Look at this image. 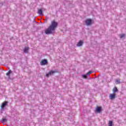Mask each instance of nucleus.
Masks as SVG:
<instances>
[{
    "label": "nucleus",
    "mask_w": 126,
    "mask_h": 126,
    "mask_svg": "<svg viewBox=\"0 0 126 126\" xmlns=\"http://www.w3.org/2000/svg\"><path fill=\"white\" fill-rule=\"evenodd\" d=\"M37 13L39 15H43V10L42 9H38Z\"/></svg>",
    "instance_id": "6e6552de"
},
{
    "label": "nucleus",
    "mask_w": 126,
    "mask_h": 126,
    "mask_svg": "<svg viewBox=\"0 0 126 126\" xmlns=\"http://www.w3.org/2000/svg\"><path fill=\"white\" fill-rule=\"evenodd\" d=\"M83 45V41L82 40H80L78 44H77V47H80Z\"/></svg>",
    "instance_id": "1a4fd4ad"
},
{
    "label": "nucleus",
    "mask_w": 126,
    "mask_h": 126,
    "mask_svg": "<svg viewBox=\"0 0 126 126\" xmlns=\"http://www.w3.org/2000/svg\"><path fill=\"white\" fill-rule=\"evenodd\" d=\"M1 122L2 123H6V122H7V120H6V119H5V118H2Z\"/></svg>",
    "instance_id": "f8f14e48"
},
{
    "label": "nucleus",
    "mask_w": 126,
    "mask_h": 126,
    "mask_svg": "<svg viewBox=\"0 0 126 126\" xmlns=\"http://www.w3.org/2000/svg\"><path fill=\"white\" fill-rule=\"evenodd\" d=\"M92 73V71H90L87 73V75H89V74H91Z\"/></svg>",
    "instance_id": "dca6fc26"
},
{
    "label": "nucleus",
    "mask_w": 126,
    "mask_h": 126,
    "mask_svg": "<svg viewBox=\"0 0 126 126\" xmlns=\"http://www.w3.org/2000/svg\"><path fill=\"white\" fill-rule=\"evenodd\" d=\"M83 78H85V79L87 78V75H83Z\"/></svg>",
    "instance_id": "a211bd4d"
},
{
    "label": "nucleus",
    "mask_w": 126,
    "mask_h": 126,
    "mask_svg": "<svg viewBox=\"0 0 126 126\" xmlns=\"http://www.w3.org/2000/svg\"><path fill=\"white\" fill-rule=\"evenodd\" d=\"M7 104H8V101H4V102H3L1 105V109H3L4 108V107H5V106H6L7 105Z\"/></svg>",
    "instance_id": "0eeeda50"
},
{
    "label": "nucleus",
    "mask_w": 126,
    "mask_h": 126,
    "mask_svg": "<svg viewBox=\"0 0 126 126\" xmlns=\"http://www.w3.org/2000/svg\"><path fill=\"white\" fill-rule=\"evenodd\" d=\"M108 126H113V121H109Z\"/></svg>",
    "instance_id": "ddd939ff"
},
{
    "label": "nucleus",
    "mask_w": 126,
    "mask_h": 126,
    "mask_svg": "<svg viewBox=\"0 0 126 126\" xmlns=\"http://www.w3.org/2000/svg\"><path fill=\"white\" fill-rule=\"evenodd\" d=\"M59 24L56 22V20H54L51 21V23L49 27L45 30V33L46 35L48 34H53L55 32L57 27H58Z\"/></svg>",
    "instance_id": "f257e3e1"
},
{
    "label": "nucleus",
    "mask_w": 126,
    "mask_h": 126,
    "mask_svg": "<svg viewBox=\"0 0 126 126\" xmlns=\"http://www.w3.org/2000/svg\"><path fill=\"white\" fill-rule=\"evenodd\" d=\"M101 111H102V107L96 106V108L95 109V112L100 113H101Z\"/></svg>",
    "instance_id": "39448f33"
},
{
    "label": "nucleus",
    "mask_w": 126,
    "mask_h": 126,
    "mask_svg": "<svg viewBox=\"0 0 126 126\" xmlns=\"http://www.w3.org/2000/svg\"><path fill=\"white\" fill-rule=\"evenodd\" d=\"M113 93H116V92H118V89L117 87H114L113 89Z\"/></svg>",
    "instance_id": "9b49d317"
},
{
    "label": "nucleus",
    "mask_w": 126,
    "mask_h": 126,
    "mask_svg": "<svg viewBox=\"0 0 126 126\" xmlns=\"http://www.w3.org/2000/svg\"><path fill=\"white\" fill-rule=\"evenodd\" d=\"M85 23L87 26H90L92 25V20L91 19H87L85 21Z\"/></svg>",
    "instance_id": "f03ea898"
},
{
    "label": "nucleus",
    "mask_w": 126,
    "mask_h": 126,
    "mask_svg": "<svg viewBox=\"0 0 126 126\" xmlns=\"http://www.w3.org/2000/svg\"><path fill=\"white\" fill-rule=\"evenodd\" d=\"M116 84H120V83H121L120 80H116Z\"/></svg>",
    "instance_id": "2eb2a0df"
},
{
    "label": "nucleus",
    "mask_w": 126,
    "mask_h": 126,
    "mask_svg": "<svg viewBox=\"0 0 126 126\" xmlns=\"http://www.w3.org/2000/svg\"><path fill=\"white\" fill-rule=\"evenodd\" d=\"M28 51H29V47H25V48L24 49V53H26V54H27V53H28Z\"/></svg>",
    "instance_id": "9d476101"
},
{
    "label": "nucleus",
    "mask_w": 126,
    "mask_h": 126,
    "mask_svg": "<svg viewBox=\"0 0 126 126\" xmlns=\"http://www.w3.org/2000/svg\"><path fill=\"white\" fill-rule=\"evenodd\" d=\"M48 63V60L46 59L42 60L40 62L41 65H46Z\"/></svg>",
    "instance_id": "20e7f679"
},
{
    "label": "nucleus",
    "mask_w": 126,
    "mask_h": 126,
    "mask_svg": "<svg viewBox=\"0 0 126 126\" xmlns=\"http://www.w3.org/2000/svg\"><path fill=\"white\" fill-rule=\"evenodd\" d=\"M109 98L110 100H113L116 98V94H111L109 95Z\"/></svg>",
    "instance_id": "423d86ee"
},
{
    "label": "nucleus",
    "mask_w": 126,
    "mask_h": 126,
    "mask_svg": "<svg viewBox=\"0 0 126 126\" xmlns=\"http://www.w3.org/2000/svg\"><path fill=\"white\" fill-rule=\"evenodd\" d=\"M126 36V35L125 34H122L120 35V37L121 38V39L124 38V37Z\"/></svg>",
    "instance_id": "4468645a"
},
{
    "label": "nucleus",
    "mask_w": 126,
    "mask_h": 126,
    "mask_svg": "<svg viewBox=\"0 0 126 126\" xmlns=\"http://www.w3.org/2000/svg\"><path fill=\"white\" fill-rule=\"evenodd\" d=\"M8 72H9L10 74L12 73V71H11V70H9Z\"/></svg>",
    "instance_id": "6ab92c4d"
},
{
    "label": "nucleus",
    "mask_w": 126,
    "mask_h": 126,
    "mask_svg": "<svg viewBox=\"0 0 126 126\" xmlns=\"http://www.w3.org/2000/svg\"><path fill=\"white\" fill-rule=\"evenodd\" d=\"M9 74H10L9 73V72H7V73H6V75H7V76H8L9 78L10 77V76L9 75Z\"/></svg>",
    "instance_id": "f3484780"
},
{
    "label": "nucleus",
    "mask_w": 126,
    "mask_h": 126,
    "mask_svg": "<svg viewBox=\"0 0 126 126\" xmlns=\"http://www.w3.org/2000/svg\"><path fill=\"white\" fill-rule=\"evenodd\" d=\"M57 72H58V71L57 70H51L48 73L46 74V76L47 77H49L50 75H53V74H54V73H56Z\"/></svg>",
    "instance_id": "7ed1b4c3"
}]
</instances>
